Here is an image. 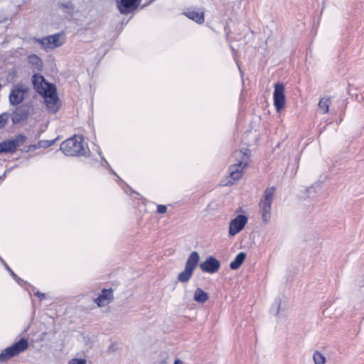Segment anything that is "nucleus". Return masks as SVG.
Here are the masks:
<instances>
[{"mask_svg": "<svg viewBox=\"0 0 364 364\" xmlns=\"http://www.w3.org/2000/svg\"><path fill=\"white\" fill-rule=\"evenodd\" d=\"M60 150L66 156L84 155L86 153V148L83 142L82 136L75 135L61 144Z\"/></svg>", "mask_w": 364, "mask_h": 364, "instance_id": "nucleus-3", "label": "nucleus"}, {"mask_svg": "<svg viewBox=\"0 0 364 364\" xmlns=\"http://www.w3.org/2000/svg\"><path fill=\"white\" fill-rule=\"evenodd\" d=\"M220 267V261L212 256L208 257L200 264V268L203 272L210 274H213L218 272Z\"/></svg>", "mask_w": 364, "mask_h": 364, "instance_id": "nucleus-14", "label": "nucleus"}, {"mask_svg": "<svg viewBox=\"0 0 364 364\" xmlns=\"http://www.w3.org/2000/svg\"><path fill=\"white\" fill-rule=\"evenodd\" d=\"M270 311L278 320L281 321L288 316V306L279 298L275 299L271 306Z\"/></svg>", "mask_w": 364, "mask_h": 364, "instance_id": "nucleus-9", "label": "nucleus"}, {"mask_svg": "<svg viewBox=\"0 0 364 364\" xmlns=\"http://www.w3.org/2000/svg\"><path fill=\"white\" fill-rule=\"evenodd\" d=\"M247 223V218L243 215H239L232 219L229 225L228 233L230 236H234L240 232Z\"/></svg>", "mask_w": 364, "mask_h": 364, "instance_id": "nucleus-12", "label": "nucleus"}, {"mask_svg": "<svg viewBox=\"0 0 364 364\" xmlns=\"http://www.w3.org/2000/svg\"><path fill=\"white\" fill-rule=\"evenodd\" d=\"M28 63L36 69L40 70L42 67V61L36 55L28 56Z\"/></svg>", "mask_w": 364, "mask_h": 364, "instance_id": "nucleus-20", "label": "nucleus"}, {"mask_svg": "<svg viewBox=\"0 0 364 364\" xmlns=\"http://www.w3.org/2000/svg\"><path fill=\"white\" fill-rule=\"evenodd\" d=\"M28 348V341L22 338L11 346L6 348L0 353V362H4L13 356L24 351Z\"/></svg>", "mask_w": 364, "mask_h": 364, "instance_id": "nucleus-6", "label": "nucleus"}, {"mask_svg": "<svg viewBox=\"0 0 364 364\" xmlns=\"http://www.w3.org/2000/svg\"><path fill=\"white\" fill-rule=\"evenodd\" d=\"M68 364H86V360L85 359L74 358L70 360Z\"/></svg>", "mask_w": 364, "mask_h": 364, "instance_id": "nucleus-24", "label": "nucleus"}, {"mask_svg": "<svg viewBox=\"0 0 364 364\" xmlns=\"http://www.w3.org/2000/svg\"><path fill=\"white\" fill-rule=\"evenodd\" d=\"M59 7L63 8L65 10V11L68 14H70L74 9V7L73 6V4L70 2L60 3L59 4Z\"/></svg>", "mask_w": 364, "mask_h": 364, "instance_id": "nucleus-22", "label": "nucleus"}, {"mask_svg": "<svg viewBox=\"0 0 364 364\" xmlns=\"http://www.w3.org/2000/svg\"><path fill=\"white\" fill-rule=\"evenodd\" d=\"M36 295L37 296H38L41 299H46V294H42V293H41V292H39V291H37V292L36 293Z\"/></svg>", "mask_w": 364, "mask_h": 364, "instance_id": "nucleus-27", "label": "nucleus"}, {"mask_svg": "<svg viewBox=\"0 0 364 364\" xmlns=\"http://www.w3.org/2000/svg\"><path fill=\"white\" fill-rule=\"evenodd\" d=\"M32 81L36 91L43 96L47 107L51 112H56L58 109V98L55 86L46 81L44 77L38 74L33 75Z\"/></svg>", "mask_w": 364, "mask_h": 364, "instance_id": "nucleus-1", "label": "nucleus"}, {"mask_svg": "<svg viewBox=\"0 0 364 364\" xmlns=\"http://www.w3.org/2000/svg\"><path fill=\"white\" fill-rule=\"evenodd\" d=\"M112 290L104 289L101 294L94 299V301L98 307H104L108 305L112 301Z\"/></svg>", "mask_w": 364, "mask_h": 364, "instance_id": "nucleus-15", "label": "nucleus"}, {"mask_svg": "<svg viewBox=\"0 0 364 364\" xmlns=\"http://www.w3.org/2000/svg\"><path fill=\"white\" fill-rule=\"evenodd\" d=\"M208 293L201 288H197L193 293V300L198 304H204L208 299Z\"/></svg>", "mask_w": 364, "mask_h": 364, "instance_id": "nucleus-17", "label": "nucleus"}, {"mask_svg": "<svg viewBox=\"0 0 364 364\" xmlns=\"http://www.w3.org/2000/svg\"><path fill=\"white\" fill-rule=\"evenodd\" d=\"M285 101L284 85L279 83L275 84L274 90V105L277 112H280L284 107Z\"/></svg>", "mask_w": 364, "mask_h": 364, "instance_id": "nucleus-10", "label": "nucleus"}, {"mask_svg": "<svg viewBox=\"0 0 364 364\" xmlns=\"http://www.w3.org/2000/svg\"><path fill=\"white\" fill-rule=\"evenodd\" d=\"M183 14L189 19L195 21L196 23H203L204 21V14L203 11H188L185 12Z\"/></svg>", "mask_w": 364, "mask_h": 364, "instance_id": "nucleus-16", "label": "nucleus"}, {"mask_svg": "<svg viewBox=\"0 0 364 364\" xmlns=\"http://www.w3.org/2000/svg\"><path fill=\"white\" fill-rule=\"evenodd\" d=\"M8 119V117L6 114L0 115V129L4 127Z\"/></svg>", "mask_w": 364, "mask_h": 364, "instance_id": "nucleus-25", "label": "nucleus"}, {"mask_svg": "<svg viewBox=\"0 0 364 364\" xmlns=\"http://www.w3.org/2000/svg\"><path fill=\"white\" fill-rule=\"evenodd\" d=\"M174 364H183V362L178 359L176 360Z\"/></svg>", "mask_w": 364, "mask_h": 364, "instance_id": "nucleus-28", "label": "nucleus"}, {"mask_svg": "<svg viewBox=\"0 0 364 364\" xmlns=\"http://www.w3.org/2000/svg\"><path fill=\"white\" fill-rule=\"evenodd\" d=\"M167 210V208L166 206L164 205H159L157 206V212L159 213H165Z\"/></svg>", "mask_w": 364, "mask_h": 364, "instance_id": "nucleus-26", "label": "nucleus"}, {"mask_svg": "<svg viewBox=\"0 0 364 364\" xmlns=\"http://www.w3.org/2000/svg\"><path fill=\"white\" fill-rule=\"evenodd\" d=\"M331 100L329 97H322L318 102V108L323 113L328 112Z\"/></svg>", "mask_w": 364, "mask_h": 364, "instance_id": "nucleus-19", "label": "nucleus"}, {"mask_svg": "<svg viewBox=\"0 0 364 364\" xmlns=\"http://www.w3.org/2000/svg\"><path fill=\"white\" fill-rule=\"evenodd\" d=\"M25 137L22 135L17 136L14 139L4 141L0 143L2 153H13L16 150L17 146L24 141Z\"/></svg>", "mask_w": 364, "mask_h": 364, "instance_id": "nucleus-13", "label": "nucleus"}, {"mask_svg": "<svg viewBox=\"0 0 364 364\" xmlns=\"http://www.w3.org/2000/svg\"><path fill=\"white\" fill-rule=\"evenodd\" d=\"M154 1V0H150L149 3V4H151V3H152Z\"/></svg>", "mask_w": 364, "mask_h": 364, "instance_id": "nucleus-30", "label": "nucleus"}, {"mask_svg": "<svg viewBox=\"0 0 364 364\" xmlns=\"http://www.w3.org/2000/svg\"><path fill=\"white\" fill-rule=\"evenodd\" d=\"M0 261L3 263L4 266L5 267L6 269L10 273V274L13 277V278L18 281L20 279L18 277V276L11 269V268L6 264V263L4 262V260L0 257Z\"/></svg>", "mask_w": 364, "mask_h": 364, "instance_id": "nucleus-23", "label": "nucleus"}, {"mask_svg": "<svg viewBox=\"0 0 364 364\" xmlns=\"http://www.w3.org/2000/svg\"><path fill=\"white\" fill-rule=\"evenodd\" d=\"M200 256L196 251L192 252L186 262L185 269L178 275V280L181 282H187L191 278L193 273L198 264Z\"/></svg>", "mask_w": 364, "mask_h": 364, "instance_id": "nucleus-5", "label": "nucleus"}, {"mask_svg": "<svg viewBox=\"0 0 364 364\" xmlns=\"http://www.w3.org/2000/svg\"><path fill=\"white\" fill-rule=\"evenodd\" d=\"M141 0H116L118 11L122 15H134L140 6Z\"/></svg>", "mask_w": 364, "mask_h": 364, "instance_id": "nucleus-7", "label": "nucleus"}, {"mask_svg": "<svg viewBox=\"0 0 364 364\" xmlns=\"http://www.w3.org/2000/svg\"><path fill=\"white\" fill-rule=\"evenodd\" d=\"M313 359L315 364H325L326 363L325 356L318 351L314 353Z\"/></svg>", "mask_w": 364, "mask_h": 364, "instance_id": "nucleus-21", "label": "nucleus"}, {"mask_svg": "<svg viewBox=\"0 0 364 364\" xmlns=\"http://www.w3.org/2000/svg\"><path fill=\"white\" fill-rule=\"evenodd\" d=\"M53 144V141H50V142H49V146L52 145Z\"/></svg>", "mask_w": 364, "mask_h": 364, "instance_id": "nucleus-29", "label": "nucleus"}, {"mask_svg": "<svg viewBox=\"0 0 364 364\" xmlns=\"http://www.w3.org/2000/svg\"><path fill=\"white\" fill-rule=\"evenodd\" d=\"M275 194L274 187L267 188L263 194L259 202V208L262 214V219L264 223H267L271 218L272 203Z\"/></svg>", "mask_w": 364, "mask_h": 364, "instance_id": "nucleus-4", "label": "nucleus"}, {"mask_svg": "<svg viewBox=\"0 0 364 364\" xmlns=\"http://www.w3.org/2000/svg\"><path fill=\"white\" fill-rule=\"evenodd\" d=\"M28 89L23 85H15L9 95V101L12 105H18L22 102L27 94Z\"/></svg>", "mask_w": 364, "mask_h": 364, "instance_id": "nucleus-11", "label": "nucleus"}, {"mask_svg": "<svg viewBox=\"0 0 364 364\" xmlns=\"http://www.w3.org/2000/svg\"><path fill=\"white\" fill-rule=\"evenodd\" d=\"M246 257V255L245 252H240L235 259L230 262V267L232 269H238L240 265L243 263Z\"/></svg>", "mask_w": 364, "mask_h": 364, "instance_id": "nucleus-18", "label": "nucleus"}, {"mask_svg": "<svg viewBox=\"0 0 364 364\" xmlns=\"http://www.w3.org/2000/svg\"><path fill=\"white\" fill-rule=\"evenodd\" d=\"M249 154L250 150L248 149L235 152L234 155L238 160L237 163L230 167L229 179L225 183V186L233 184L242 177L243 171L248 164Z\"/></svg>", "mask_w": 364, "mask_h": 364, "instance_id": "nucleus-2", "label": "nucleus"}, {"mask_svg": "<svg viewBox=\"0 0 364 364\" xmlns=\"http://www.w3.org/2000/svg\"><path fill=\"white\" fill-rule=\"evenodd\" d=\"M39 42L45 49H54L64 43V34L57 33L41 39Z\"/></svg>", "mask_w": 364, "mask_h": 364, "instance_id": "nucleus-8", "label": "nucleus"}]
</instances>
